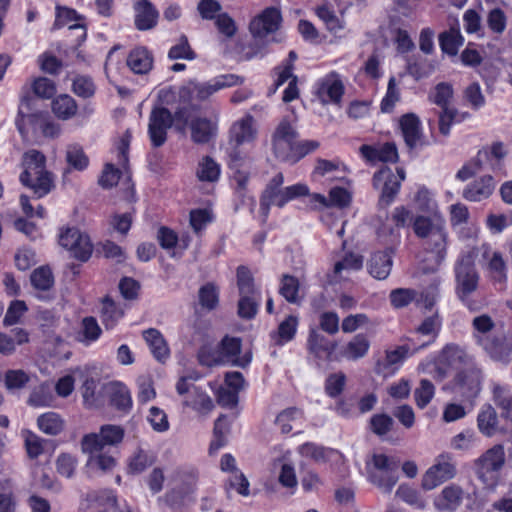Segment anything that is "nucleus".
Returning <instances> with one entry per match:
<instances>
[{"instance_id":"obj_1","label":"nucleus","mask_w":512,"mask_h":512,"mask_svg":"<svg viewBox=\"0 0 512 512\" xmlns=\"http://www.w3.org/2000/svg\"><path fill=\"white\" fill-rule=\"evenodd\" d=\"M477 255L478 252L475 248L462 252L454 267L456 295L472 311L479 309L477 302L471 299L478 289L480 280V275L475 266Z\"/></svg>"},{"instance_id":"obj_2","label":"nucleus","mask_w":512,"mask_h":512,"mask_svg":"<svg viewBox=\"0 0 512 512\" xmlns=\"http://www.w3.org/2000/svg\"><path fill=\"white\" fill-rule=\"evenodd\" d=\"M284 176L281 172L273 176L267 183L260 197L259 212L265 221L272 205L282 208L291 200L309 195L307 185L298 183L283 187Z\"/></svg>"},{"instance_id":"obj_3","label":"nucleus","mask_w":512,"mask_h":512,"mask_svg":"<svg viewBox=\"0 0 512 512\" xmlns=\"http://www.w3.org/2000/svg\"><path fill=\"white\" fill-rule=\"evenodd\" d=\"M412 227L417 237L428 239L429 249L435 253L437 262H442L446 257L448 236L444 220L420 215L414 218Z\"/></svg>"},{"instance_id":"obj_4","label":"nucleus","mask_w":512,"mask_h":512,"mask_svg":"<svg viewBox=\"0 0 512 512\" xmlns=\"http://www.w3.org/2000/svg\"><path fill=\"white\" fill-rule=\"evenodd\" d=\"M505 460L504 446L496 444L474 461V473L486 489L492 491L498 485L500 471L505 465Z\"/></svg>"},{"instance_id":"obj_5","label":"nucleus","mask_w":512,"mask_h":512,"mask_svg":"<svg viewBox=\"0 0 512 512\" xmlns=\"http://www.w3.org/2000/svg\"><path fill=\"white\" fill-rule=\"evenodd\" d=\"M399 461L383 453H373L366 461L368 479L385 493H390L398 481Z\"/></svg>"},{"instance_id":"obj_6","label":"nucleus","mask_w":512,"mask_h":512,"mask_svg":"<svg viewBox=\"0 0 512 512\" xmlns=\"http://www.w3.org/2000/svg\"><path fill=\"white\" fill-rule=\"evenodd\" d=\"M124 429L118 425H103L98 433H89L81 440V450L85 454L93 455L109 447H115L122 442Z\"/></svg>"},{"instance_id":"obj_7","label":"nucleus","mask_w":512,"mask_h":512,"mask_svg":"<svg viewBox=\"0 0 512 512\" xmlns=\"http://www.w3.org/2000/svg\"><path fill=\"white\" fill-rule=\"evenodd\" d=\"M456 463L450 454L439 455L435 463L425 472L422 477V487L425 490H432L442 483L452 479L456 475Z\"/></svg>"},{"instance_id":"obj_8","label":"nucleus","mask_w":512,"mask_h":512,"mask_svg":"<svg viewBox=\"0 0 512 512\" xmlns=\"http://www.w3.org/2000/svg\"><path fill=\"white\" fill-rule=\"evenodd\" d=\"M59 244L67 249L73 258L82 262H86L93 251V245L88 235L77 228H67L62 232Z\"/></svg>"},{"instance_id":"obj_9","label":"nucleus","mask_w":512,"mask_h":512,"mask_svg":"<svg viewBox=\"0 0 512 512\" xmlns=\"http://www.w3.org/2000/svg\"><path fill=\"white\" fill-rule=\"evenodd\" d=\"M173 124V116L165 107H155L149 116L148 135L153 147H161L167 140V132Z\"/></svg>"},{"instance_id":"obj_10","label":"nucleus","mask_w":512,"mask_h":512,"mask_svg":"<svg viewBox=\"0 0 512 512\" xmlns=\"http://www.w3.org/2000/svg\"><path fill=\"white\" fill-rule=\"evenodd\" d=\"M373 187L381 191L378 206L381 209H385L394 201L401 184L393 171L385 167L374 174Z\"/></svg>"},{"instance_id":"obj_11","label":"nucleus","mask_w":512,"mask_h":512,"mask_svg":"<svg viewBox=\"0 0 512 512\" xmlns=\"http://www.w3.org/2000/svg\"><path fill=\"white\" fill-rule=\"evenodd\" d=\"M298 138V132L287 121L283 120L273 134V149L275 156L286 162Z\"/></svg>"},{"instance_id":"obj_12","label":"nucleus","mask_w":512,"mask_h":512,"mask_svg":"<svg viewBox=\"0 0 512 512\" xmlns=\"http://www.w3.org/2000/svg\"><path fill=\"white\" fill-rule=\"evenodd\" d=\"M281 12L276 7H268L255 17L249 25V30L255 38H264L276 32L281 24Z\"/></svg>"},{"instance_id":"obj_13","label":"nucleus","mask_w":512,"mask_h":512,"mask_svg":"<svg viewBox=\"0 0 512 512\" xmlns=\"http://www.w3.org/2000/svg\"><path fill=\"white\" fill-rule=\"evenodd\" d=\"M399 126L405 145L410 152L427 144L421 130L420 119L416 114L407 113L401 116Z\"/></svg>"},{"instance_id":"obj_14","label":"nucleus","mask_w":512,"mask_h":512,"mask_svg":"<svg viewBox=\"0 0 512 512\" xmlns=\"http://www.w3.org/2000/svg\"><path fill=\"white\" fill-rule=\"evenodd\" d=\"M481 378V370L474 364L459 371L455 376L459 393L468 400L475 398L481 390Z\"/></svg>"},{"instance_id":"obj_15","label":"nucleus","mask_w":512,"mask_h":512,"mask_svg":"<svg viewBox=\"0 0 512 512\" xmlns=\"http://www.w3.org/2000/svg\"><path fill=\"white\" fill-rule=\"evenodd\" d=\"M477 342L490 355L491 358L501 362H508L512 354V341L505 335L476 336Z\"/></svg>"},{"instance_id":"obj_16","label":"nucleus","mask_w":512,"mask_h":512,"mask_svg":"<svg viewBox=\"0 0 512 512\" xmlns=\"http://www.w3.org/2000/svg\"><path fill=\"white\" fill-rule=\"evenodd\" d=\"M222 356L223 364L231 363L234 366L245 368L251 361L250 355L239 358L242 342L238 337L226 335L217 345Z\"/></svg>"},{"instance_id":"obj_17","label":"nucleus","mask_w":512,"mask_h":512,"mask_svg":"<svg viewBox=\"0 0 512 512\" xmlns=\"http://www.w3.org/2000/svg\"><path fill=\"white\" fill-rule=\"evenodd\" d=\"M23 172L20 174V182H29L32 177L48 172L46 169L45 155L35 149L28 150L22 157Z\"/></svg>"},{"instance_id":"obj_18","label":"nucleus","mask_w":512,"mask_h":512,"mask_svg":"<svg viewBox=\"0 0 512 512\" xmlns=\"http://www.w3.org/2000/svg\"><path fill=\"white\" fill-rule=\"evenodd\" d=\"M109 403L116 410L127 413L132 407V398L127 386L120 382H110L105 386Z\"/></svg>"},{"instance_id":"obj_19","label":"nucleus","mask_w":512,"mask_h":512,"mask_svg":"<svg viewBox=\"0 0 512 512\" xmlns=\"http://www.w3.org/2000/svg\"><path fill=\"white\" fill-rule=\"evenodd\" d=\"M392 254L393 250L387 248L384 251L375 252L369 262L368 271L369 273L378 280L386 279L392 268Z\"/></svg>"},{"instance_id":"obj_20","label":"nucleus","mask_w":512,"mask_h":512,"mask_svg":"<svg viewBox=\"0 0 512 512\" xmlns=\"http://www.w3.org/2000/svg\"><path fill=\"white\" fill-rule=\"evenodd\" d=\"M450 370L465 369L473 365L472 358L460 347L456 345H447L441 352L440 358Z\"/></svg>"},{"instance_id":"obj_21","label":"nucleus","mask_w":512,"mask_h":512,"mask_svg":"<svg viewBox=\"0 0 512 512\" xmlns=\"http://www.w3.org/2000/svg\"><path fill=\"white\" fill-rule=\"evenodd\" d=\"M135 26L140 31L150 30L157 24L158 11L148 0H139L134 6Z\"/></svg>"},{"instance_id":"obj_22","label":"nucleus","mask_w":512,"mask_h":512,"mask_svg":"<svg viewBox=\"0 0 512 512\" xmlns=\"http://www.w3.org/2000/svg\"><path fill=\"white\" fill-rule=\"evenodd\" d=\"M253 117L248 115L235 122L230 129V139L236 146L253 141L257 131L253 126Z\"/></svg>"},{"instance_id":"obj_23","label":"nucleus","mask_w":512,"mask_h":512,"mask_svg":"<svg viewBox=\"0 0 512 512\" xmlns=\"http://www.w3.org/2000/svg\"><path fill=\"white\" fill-rule=\"evenodd\" d=\"M495 188V182L492 176L486 175L470 184L463 192L465 199L479 202L488 198Z\"/></svg>"},{"instance_id":"obj_24","label":"nucleus","mask_w":512,"mask_h":512,"mask_svg":"<svg viewBox=\"0 0 512 512\" xmlns=\"http://www.w3.org/2000/svg\"><path fill=\"white\" fill-rule=\"evenodd\" d=\"M336 349V343L328 340L324 335L312 330L308 337V350L318 359L327 360Z\"/></svg>"},{"instance_id":"obj_25","label":"nucleus","mask_w":512,"mask_h":512,"mask_svg":"<svg viewBox=\"0 0 512 512\" xmlns=\"http://www.w3.org/2000/svg\"><path fill=\"white\" fill-rule=\"evenodd\" d=\"M463 490L456 485L445 487L435 499V506L440 511H455L462 503Z\"/></svg>"},{"instance_id":"obj_26","label":"nucleus","mask_w":512,"mask_h":512,"mask_svg":"<svg viewBox=\"0 0 512 512\" xmlns=\"http://www.w3.org/2000/svg\"><path fill=\"white\" fill-rule=\"evenodd\" d=\"M127 65L136 74H146L152 68L153 57L147 48L137 47L129 53Z\"/></svg>"},{"instance_id":"obj_27","label":"nucleus","mask_w":512,"mask_h":512,"mask_svg":"<svg viewBox=\"0 0 512 512\" xmlns=\"http://www.w3.org/2000/svg\"><path fill=\"white\" fill-rule=\"evenodd\" d=\"M143 337L155 359L159 362H165L170 351L162 334L157 329L150 328L143 332Z\"/></svg>"},{"instance_id":"obj_28","label":"nucleus","mask_w":512,"mask_h":512,"mask_svg":"<svg viewBox=\"0 0 512 512\" xmlns=\"http://www.w3.org/2000/svg\"><path fill=\"white\" fill-rule=\"evenodd\" d=\"M344 94V86L339 79H325L319 86L317 95L323 104H339Z\"/></svg>"},{"instance_id":"obj_29","label":"nucleus","mask_w":512,"mask_h":512,"mask_svg":"<svg viewBox=\"0 0 512 512\" xmlns=\"http://www.w3.org/2000/svg\"><path fill=\"white\" fill-rule=\"evenodd\" d=\"M123 310L108 296L101 303L100 319L104 327L113 329L123 317Z\"/></svg>"},{"instance_id":"obj_30","label":"nucleus","mask_w":512,"mask_h":512,"mask_svg":"<svg viewBox=\"0 0 512 512\" xmlns=\"http://www.w3.org/2000/svg\"><path fill=\"white\" fill-rule=\"evenodd\" d=\"M477 425L479 431L487 437H491L496 433L498 414L494 407L487 404L481 408L477 417Z\"/></svg>"},{"instance_id":"obj_31","label":"nucleus","mask_w":512,"mask_h":512,"mask_svg":"<svg viewBox=\"0 0 512 512\" xmlns=\"http://www.w3.org/2000/svg\"><path fill=\"white\" fill-rule=\"evenodd\" d=\"M370 342L366 335L357 334L343 348L341 354L348 360H358L368 353Z\"/></svg>"},{"instance_id":"obj_32","label":"nucleus","mask_w":512,"mask_h":512,"mask_svg":"<svg viewBox=\"0 0 512 512\" xmlns=\"http://www.w3.org/2000/svg\"><path fill=\"white\" fill-rule=\"evenodd\" d=\"M38 428L45 434L56 436L65 428V421L56 412H47L37 419Z\"/></svg>"},{"instance_id":"obj_33","label":"nucleus","mask_w":512,"mask_h":512,"mask_svg":"<svg viewBox=\"0 0 512 512\" xmlns=\"http://www.w3.org/2000/svg\"><path fill=\"white\" fill-rule=\"evenodd\" d=\"M493 400L501 411V417L512 421V393L510 390L505 386L494 385Z\"/></svg>"},{"instance_id":"obj_34","label":"nucleus","mask_w":512,"mask_h":512,"mask_svg":"<svg viewBox=\"0 0 512 512\" xmlns=\"http://www.w3.org/2000/svg\"><path fill=\"white\" fill-rule=\"evenodd\" d=\"M191 138L195 143H208L214 135V127L206 118H196L191 121Z\"/></svg>"},{"instance_id":"obj_35","label":"nucleus","mask_w":512,"mask_h":512,"mask_svg":"<svg viewBox=\"0 0 512 512\" xmlns=\"http://www.w3.org/2000/svg\"><path fill=\"white\" fill-rule=\"evenodd\" d=\"M78 106L76 101L67 94H62L52 101L53 113L62 120L72 118L77 112Z\"/></svg>"},{"instance_id":"obj_36","label":"nucleus","mask_w":512,"mask_h":512,"mask_svg":"<svg viewBox=\"0 0 512 512\" xmlns=\"http://www.w3.org/2000/svg\"><path fill=\"white\" fill-rule=\"evenodd\" d=\"M21 184L31 189L37 198H41L54 188V176L48 171L32 177L29 182H21Z\"/></svg>"},{"instance_id":"obj_37","label":"nucleus","mask_w":512,"mask_h":512,"mask_svg":"<svg viewBox=\"0 0 512 512\" xmlns=\"http://www.w3.org/2000/svg\"><path fill=\"white\" fill-rule=\"evenodd\" d=\"M300 284L296 277L283 274L280 280L279 293L285 300L292 304H298L300 298L298 296Z\"/></svg>"},{"instance_id":"obj_38","label":"nucleus","mask_w":512,"mask_h":512,"mask_svg":"<svg viewBox=\"0 0 512 512\" xmlns=\"http://www.w3.org/2000/svg\"><path fill=\"white\" fill-rule=\"evenodd\" d=\"M439 43L444 53L455 56L463 44V37L458 30L450 29L440 34Z\"/></svg>"},{"instance_id":"obj_39","label":"nucleus","mask_w":512,"mask_h":512,"mask_svg":"<svg viewBox=\"0 0 512 512\" xmlns=\"http://www.w3.org/2000/svg\"><path fill=\"white\" fill-rule=\"evenodd\" d=\"M198 301L202 309L214 310L219 303V293L213 283H206L198 291Z\"/></svg>"},{"instance_id":"obj_40","label":"nucleus","mask_w":512,"mask_h":512,"mask_svg":"<svg viewBox=\"0 0 512 512\" xmlns=\"http://www.w3.org/2000/svg\"><path fill=\"white\" fill-rule=\"evenodd\" d=\"M219 176L220 166L210 156L203 157L198 164V179L200 181L215 182Z\"/></svg>"},{"instance_id":"obj_41","label":"nucleus","mask_w":512,"mask_h":512,"mask_svg":"<svg viewBox=\"0 0 512 512\" xmlns=\"http://www.w3.org/2000/svg\"><path fill=\"white\" fill-rule=\"evenodd\" d=\"M30 281L35 289L48 291L54 285L53 273L48 266H41L32 272Z\"/></svg>"},{"instance_id":"obj_42","label":"nucleus","mask_w":512,"mask_h":512,"mask_svg":"<svg viewBox=\"0 0 512 512\" xmlns=\"http://www.w3.org/2000/svg\"><path fill=\"white\" fill-rule=\"evenodd\" d=\"M185 404L202 415H207L214 409L211 397L196 386H193V400Z\"/></svg>"},{"instance_id":"obj_43","label":"nucleus","mask_w":512,"mask_h":512,"mask_svg":"<svg viewBox=\"0 0 512 512\" xmlns=\"http://www.w3.org/2000/svg\"><path fill=\"white\" fill-rule=\"evenodd\" d=\"M47 115V112L43 111H35L30 113L23 114V118L21 119V122L23 123V130H18L21 137L23 139H26L30 132H37L40 130L41 125Z\"/></svg>"},{"instance_id":"obj_44","label":"nucleus","mask_w":512,"mask_h":512,"mask_svg":"<svg viewBox=\"0 0 512 512\" xmlns=\"http://www.w3.org/2000/svg\"><path fill=\"white\" fill-rule=\"evenodd\" d=\"M66 161L72 168L82 171L87 168L89 159L78 144H70L66 149Z\"/></svg>"},{"instance_id":"obj_45","label":"nucleus","mask_w":512,"mask_h":512,"mask_svg":"<svg viewBox=\"0 0 512 512\" xmlns=\"http://www.w3.org/2000/svg\"><path fill=\"white\" fill-rule=\"evenodd\" d=\"M36 97L35 94L32 95L28 89H23L21 97H20V103L17 111V115L15 118V125L17 130H23L24 126L21 122V119L23 118V114L35 112L37 111L35 109L36 104Z\"/></svg>"},{"instance_id":"obj_46","label":"nucleus","mask_w":512,"mask_h":512,"mask_svg":"<svg viewBox=\"0 0 512 512\" xmlns=\"http://www.w3.org/2000/svg\"><path fill=\"white\" fill-rule=\"evenodd\" d=\"M155 459L152 454L144 449H137L130 459L129 471L133 474L142 473L154 463Z\"/></svg>"},{"instance_id":"obj_47","label":"nucleus","mask_w":512,"mask_h":512,"mask_svg":"<svg viewBox=\"0 0 512 512\" xmlns=\"http://www.w3.org/2000/svg\"><path fill=\"white\" fill-rule=\"evenodd\" d=\"M487 269L491 279L500 284L506 280V264L500 252H493L488 261Z\"/></svg>"},{"instance_id":"obj_48","label":"nucleus","mask_w":512,"mask_h":512,"mask_svg":"<svg viewBox=\"0 0 512 512\" xmlns=\"http://www.w3.org/2000/svg\"><path fill=\"white\" fill-rule=\"evenodd\" d=\"M237 286L240 296L255 295L254 279L250 270L245 266L237 268Z\"/></svg>"},{"instance_id":"obj_49","label":"nucleus","mask_w":512,"mask_h":512,"mask_svg":"<svg viewBox=\"0 0 512 512\" xmlns=\"http://www.w3.org/2000/svg\"><path fill=\"white\" fill-rule=\"evenodd\" d=\"M197 359L200 365L206 367L224 365L218 346L216 348L202 346L198 351Z\"/></svg>"},{"instance_id":"obj_50","label":"nucleus","mask_w":512,"mask_h":512,"mask_svg":"<svg viewBox=\"0 0 512 512\" xmlns=\"http://www.w3.org/2000/svg\"><path fill=\"white\" fill-rule=\"evenodd\" d=\"M371 431L377 436H384L388 434L394 425L392 417L385 413L375 414L371 417L370 422Z\"/></svg>"},{"instance_id":"obj_51","label":"nucleus","mask_w":512,"mask_h":512,"mask_svg":"<svg viewBox=\"0 0 512 512\" xmlns=\"http://www.w3.org/2000/svg\"><path fill=\"white\" fill-rule=\"evenodd\" d=\"M453 96V88L449 83L441 82L436 85L430 99L441 109L449 108L450 100Z\"/></svg>"},{"instance_id":"obj_52","label":"nucleus","mask_w":512,"mask_h":512,"mask_svg":"<svg viewBox=\"0 0 512 512\" xmlns=\"http://www.w3.org/2000/svg\"><path fill=\"white\" fill-rule=\"evenodd\" d=\"M434 393L435 387L431 381L422 379L420 381L419 387H417L414 391V398L417 406L420 409L425 408L432 400Z\"/></svg>"},{"instance_id":"obj_53","label":"nucleus","mask_w":512,"mask_h":512,"mask_svg":"<svg viewBox=\"0 0 512 512\" xmlns=\"http://www.w3.org/2000/svg\"><path fill=\"white\" fill-rule=\"evenodd\" d=\"M259 303L255 295L240 296L238 301V316L243 319L250 320L254 318L258 312Z\"/></svg>"},{"instance_id":"obj_54","label":"nucleus","mask_w":512,"mask_h":512,"mask_svg":"<svg viewBox=\"0 0 512 512\" xmlns=\"http://www.w3.org/2000/svg\"><path fill=\"white\" fill-rule=\"evenodd\" d=\"M29 381V374L22 369L8 370L5 373V386L8 390L22 389Z\"/></svg>"},{"instance_id":"obj_55","label":"nucleus","mask_w":512,"mask_h":512,"mask_svg":"<svg viewBox=\"0 0 512 512\" xmlns=\"http://www.w3.org/2000/svg\"><path fill=\"white\" fill-rule=\"evenodd\" d=\"M35 96L43 99H50L56 93V87L52 80L46 77L36 78L31 85Z\"/></svg>"},{"instance_id":"obj_56","label":"nucleus","mask_w":512,"mask_h":512,"mask_svg":"<svg viewBox=\"0 0 512 512\" xmlns=\"http://www.w3.org/2000/svg\"><path fill=\"white\" fill-rule=\"evenodd\" d=\"M346 376L343 372L330 374L325 382V392L329 397L339 396L345 387Z\"/></svg>"},{"instance_id":"obj_57","label":"nucleus","mask_w":512,"mask_h":512,"mask_svg":"<svg viewBox=\"0 0 512 512\" xmlns=\"http://www.w3.org/2000/svg\"><path fill=\"white\" fill-rule=\"evenodd\" d=\"M297 328V317L289 315L284 321L279 324L277 344H282L293 339Z\"/></svg>"},{"instance_id":"obj_58","label":"nucleus","mask_w":512,"mask_h":512,"mask_svg":"<svg viewBox=\"0 0 512 512\" xmlns=\"http://www.w3.org/2000/svg\"><path fill=\"white\" fill-rule=\"evenodd\" d=\"M168 56L172 60L176 59H188L192 60L195 58V53L191 49L188 39L186 36H181L179 43L172 46L169 50Z\"/></svg>"},{"instance_id":"obj_59","label":"nucleus","mask_w":512,"mask_h":512,"mask_svg":"<svg viewBox=\"0 0 512 512\" xmlns=\"http://www.w3.org/2000/svg\"><path fill=\"white\" fill-rule=\"evenodd\" d=\"M120 175L121 171L118 168L111 163H107L99 177L98 183L102 188L110 189L118 184Z\"/></svg>"},{"instance_id":"obj_60","label":"nucleus","mask_w":512,"mask_h":512,"mask_svg":"<svg viewBox=\"0 0 512 512\" xmlns=\"http://www.w3.org/2000/svg\"><path fill=\"white\" fill-rule=\"evenodd\" d=\"M416 295L415 290L398 288L391 291L390 301L395 308H403L409 305L415 299Z\"/></svg>"},{"instance_id":"obj_61","label":"nucleus","mask_w":512,"mask_h":512,"mask_svg":"<svg viewBox=\"0 0 512 512\" xmlns=\"http://www.w3.org/2000/svg\"><path fill=\"white\" fill-rule=\"evenodd\" d=\"M77 465V459L70 454L62 453L57 457L56 470L66 478H71L74 475Z\"/></svg>"},{"instance_id":"obj_62","label":"nucleus","mask_w":512,"mask_h":512,"mask_svg":"<svg viewBox=\"0 0 512 512\" xmlns=\"http://www.w3.org/2000/svg\"><path fill=\"white\" fill-rule=\"evenodd\" d=\"M179 487L184 490V494H192L196 489L198 473L194 469L180 470L177 472Z\"/></svg>"},{"instance_id":"obj_63","label":"nucleus","mask_w":512,"mask_h":512,"mask_svg":"<svg viewBox=\"0 0 512 512\" xmlns=\"http://www.w3.org/2000/svg\"><path fill=\"white\" fill-rule=\"evenodd\" d=\"M82 334L84 337V342H93L96 341L101 333L102 330L96 320V318L92 316H88L83 318L82 320Z\"/></svg>"},{"instance_id":"obj_64","label":"nucleus","mask_w":512,"mask_h":512,"mask_svg":"<svg viewBox=\"0 0 512 512\" xmlns=\"http://www.w3.org/2000/svg\"><path fill=\"white\" fill-rule=\"evenodd\" d=\"M73 92L82 98H90L95 93V85L91 78L78 76L73 81Z\"/></svg>"}]
</instances>
